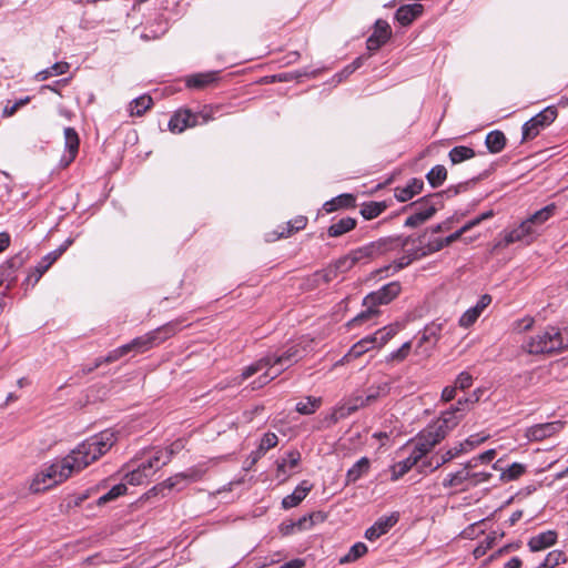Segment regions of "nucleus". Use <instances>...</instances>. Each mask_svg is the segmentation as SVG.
Listing matches in <instances>:
<instances>
[{
	"instance_id": "nucleus-32",
	"label": "nucleus",
	"mask_w": 568,
	"mask_h": 568,
	"mask_svg": "<svg viewBox=\"0 0 568 568\" xmlns=\"http://www.w3.org/2000/svg\"><path fill=\"white\" fill-rule=\"evenodd\" d=\"M69 63L68 62H57L52 64L50 68L39 71L36 74V79L38 81H44L51 77H55L59 74H63L68 71Z\"/></svg>"
},
{
	"instance_id": "nucleus-30",
	"label": "nucleus",
	"mask_w": 568,
	"mask_h": 568,
	"mask_svg": "<svg viewBox=\"0 0 568 568\" xmlns=\"http://www.w3.org/2000/svg\"><path fill=\"white\" fill-rule=\"evenodd\" d=\"M485 143L491 153H499L506 144L505 134L501 131H491L487 134Z\"/></svg>"
},
{
	"instance_id": "nucleus-10",
	"label": "nucleus",
	"mask_w": 568,
	"mask_h": 568,
	"mask_svg": "<svg viewBox=\"0 0 568 568\" xmlns=\"http://www.w3.org/2000/svg\"><path fill=\"white\" fill-rule=\"evenodd\" d=\"M389 385L387 383H384L382 385H378L377 387H373L369 389V393L366 397L358 396L354 398L353 403L346 404L342 407H339L336 410V419L341 417H345L355 410H357L359 407H363L365 405L371 404L372 402L376 400L379 396L386 395L388 393Z\"/></svg>"
},
{
	"instance_id": "nucleus-44",
	"label": "nucleus",
	"mask_w": 568,
	"mask_h": 568,
	"mask_svg": "<svg viewBox=\"0 0 568 568\" xmlns=\"http://www.w3.org/2000/svg\"><path fill=\"white\" fill-rule=\"evenodd\" d=\"M566 560L565 554L560 550H552L548 552L544 561L539 565L540 568H554L560 562Z\"/></svg>"
},
{
	"instance_id": "nucleus-7",
	"label": "nucleus",
	"mask_w": 568,
	"mask_h": 568,
	"mask_svg": "<svg viewBox=\"0 0 568 568\" xmlns=\"http://www.w3.org/2000/svg\"><path fill=\"white\" fill-rule=\"evenodd\" d=\"M356 266L349 253L336 260L333 264L324 270L315 272L312 277V285L318 286L321 284H327L335 280L338 274L346 273Z\"/></svg>"
},
{
	"instance_id": "nucleus-3",
	"label": "nucleus",
	"mask_w": 568,
	"mask_h": 568,
	"mask_svg": "<svg viewBox=\"0 0 568 568\" xmlns=\"http://www.w3.org/2000/svg\"><path fill=\"white\" fill-rule=\"evenodd\" d=\"M525 348L530 354H549L565 351L568 348V329L555 326L546 327L531 336Z\"/></svg>"
},
{
	"instance_id": "nucleus-28",
	"label": "nucleus",
	"mask_w": 568,
	"mask_h": 568,
	"mask_svg": "<svg viewBox=\"0 0 568 568\" xmlns=\"http://www.w3.org/2000/svg\"><path fill=\"white\" fill-rule=\"evenodd\" d=\"M369 469V459L362 457L346 474V484L355 483Z\"/></svg>"
},
{
	"instance_id": "nucleus-51",
	"label": "nucleus",
	"mask_w": 568,
	"mask_h": 568,
	"mask_svg": "<svg viewBox=\"0 0 568 568\" xmlns=\"http://www.w3.org/2000/svg\"><path fill=\"white\" fill-rule=\"evenodd\" d=\"M71 244V237H68L64 243L57 250L48 253L42 258L47 262H50V265H52L68 248V246Z\"/></svg>"
},
{
	"instance_id": "nucleus-64",
	"label": "nucleus",
	"mask_w": 568,
	"mask_h": 568,
	"mask_svg": "<svg viewBox=\"0 0 568 568\" xmlns=\"http://www.w3.org/2000/svg\"><path fill=\"white\" fill-rule=\"evenodd\" d=\"M445 463H442V455L440 456H432L427 462L423 463V468H429L430 470H436Z\"/></svg>"
},
{
	"instance_id": "nucleus-43",
	"label": "nucleus",
	"mask_w": 568,
	"mask_h": 568,
	"mask_svg": "<svg viewBox=\"0 0 568 568\" xmlns=\"http://www.w3.org/2000/svg\"><path fill=\"white\" fill-rule=\"evenodd\" d=\"M126 493V486L124 484H118L113 486L108 493L100 496L97 501L98 504H105L108 501L114 500L118 497L124 495Z\"/></svg>"
},
{
	"instance_id": "nucleus-59",
	"label": "nucleus",
	"mask_w": 568,
	"mask_h": 568,
	"mask_svg": "<svg viewBox=\"0 0 568 568\" xmlns=\"http://www.w3.org/2000/svg\"><path fill=\"white\" fill-rule=\"evenodd\" d=\"M282 460H286V466L290 468V470L297 467V465L301 462V454L297 450H291L286 454L285 457L282 458Z\"/></svg>"
},
{
	"instance_id": "nucleus-41",
	"label": "nucleus",
	"mask_w": 568,
	"mask_h": 568,
	"mask_svg": "<svg viewBox=\"0 0 568 568\" xmlns=\"http://www.w3.org/2000/svg\"><path fill=\"white\" fill-rule=\"evenodd\" d=\"M526 471V466L519 463L511 464L508 468L504 469L500 474L503 481H511L518 479Z\"/></svg>"
},
{
	"instance_id": "nucleus-35",
	"label": "nucleus",
	"mask_w": 568,
	"mask_h": 568,
	"mask_svg": "<svg viewBox=\"0 0 568 568\" xmlns=\"http://www.w3.org/2000/svg\"><path fill=\"white\" fill-rule=\"evenodd\" d=\"M385 209L386 204L383 202H368L362 205L361 214L365 220H372L377 217Z\"/></svg>"
},
{
	"instance_id": "nucleus-33",
	"label": "nucleus",
	"mask_w": 568,
	"mask_h": 568,
	"mask_svg": "<svg viewBox=\"0 0 568 568\" xmlns=\"http://www.w3.org/2000/svg\"><path fill=\"white\" fill-rule=\"evenodd\" d=\"M315 519H323V516L321 513L311 514L310 516H304L300 518L297 521L292 523L290 527L286 529V534L295 530H306L312 528L314 525Z\"/></svg>"
},
{
	"instance_id": "nucleus-23",
	"label": "nucleus",
	"mask_w": 568,
	"mask_h": 568,
	"mask_svg": "<svg viewBox=\"0 0 568 568\" xmlns=\"http://www.w3.org/2000/svg\"><path fill=\"white\" fill-rule=\"evenodd\" d=\"M446 246L443 237L428 239L427 241L422 240L420 246L415 251L414 258H420L440 251Z\"/></svg>"
},
{
	"instance_id": "nucleus-14",
	"label": "nucleus",
	"mask_w": 568,
	"mask_h": 568,
	"mask_svg": "<svg viewBox=\"0 0 568 568\" xmlns=\"http://www.w3.org/2000/svg\"><path fill=\"white\" fill-rule=\"evenodd\" d=\"M442 329V323H432L427 325L418 339V343L416 345V353L428 356V351L437 343Z\"/></svg>"
},
{
	"instance_id": "nucleus-13",
	"label": "nucleus",
	"mask_w": 568,
	"mask_h": 568,
	"mask_svg": "<svg viewBox=\"0 0 568 568\" xmlns=\"http://www.w3.org/2000/svg\"><path fill=\"white\" fill-rule=\"evenodd\" d=\"M462 403V400H458L456 405L444 412L440 417L433 423L436 426H440V430H443L446 436L459 424L466 414V409L460 407Z\"/></svg>"
},
{
	"instance_id": "nucleus-37",
	"label": "nucleus",
	"mask_w": 568,
	"mask_h": 568,
	"mask_svg": "<svg viewBox=\"0 0 568 568\" xmlns=\"http://www.w3.org/2000/svg\"><path fill=\"white\" fill-rule=\"evenodd\" d=\"M428 183L433 187L440 186L447 178V170L443 165L434 166L426 175Z\"/></svg>"
},
{
	"instance_id": "nucleus-21",
	"label": "nucleus",
	"mask_w": 568,
	"mask_h": 568,
	"mask_svg": "<svg viewBox=\"0 0 568 568\" xmlns=\"http://www.w3.org/2000/svg\"><path fill=\"white\" fill-rule=\"evenodd\" d=\"M422 12L423 6L419 3L402 6L396 11L395 18L402 26H408L414 21V19L420 16Z\"/></svg>"
},
{
	"instance_id": "nucleus-5",
	"label": "nucleus",
	"mask_w": 568,
	"mask_h": 568,
	"mask_svg": "<svg viewBox=\"0 0 568 568\" xmlns=\"http://www.w3.org/2000/svg\"><path fill=\"white\" fill-rule=\"evenodd\" d=\"M70 476L71 460L70 457L67 456L36 474L30 484V490L36 494L44 491L68 479Z\"/></svg>"
},
{
	"instance_id": "nucleus-6",
	"label": "nucleus",
	"mask_w": 568,
	"mask_h": 568,
	"mask_svg": "<svg viewBox=\"0 0 568 568\" xmlns=\"http://www.w3.org/2000/svg\"><path fill=\"white\" fill-rule=\"evenodd\" d=\"M408 239L400 240L395 237L381 239L375 242H371L364 246L352 250L349 255L356 265H365L371 261L399 247H404L407 244Z\"/></svg>"
},
{
	"instance_id": "nucleus-36",
	"label": "nucleus",
	"mask_w": 568,
	"mask_h": 568,
	"mask_svg": "<svg viewBox=\"0 0 568 568\" xmlns=\"http://www.w3.org/2000/svg\"><path fill=\"white\" fill-rule=\"evenodd\" d=\"M152 99L149 95H141L130 103L131 115L140 116L151 108Z\"/></svg>"
},
{
	"instance_id": "nucleus-8",
	"label": "nucleus",
	"mask_w": 568,
	"mask_h": 568,
	"mask_svg": "<svg viewBox=\"0 0 568 568\" xmlns=\"http://www.w3.org/2000/svg\"><path fill=\"white\" fill-rule=\"evenodd\" d=\"M557 118V109L547 106L537 115L527 121L523 126V140H532L539 132L551 124Z\"/></svg>"
},
{
	"instance_id": "nucleus-25",
	"label": "nucleus",
	"mask_w": 568,
	"mask_h": 568,
	"mask_svg": "<svg viewBox=\"0 0 568 568\" xmlns=\"http://www.w3.org/2000/svg\"><path fill=\"white\" fill-rule=\"evenodd\" d=\"M23 256L18 254L11 258H9L4 264L0 266V276L2 280H14V273L18 268H20L23 264Z\"/></svg>"
},
{
	"instance_id": "nucleus-38",
	"label": "nucleus",
	"mask_w": 568,
	"mask_h": 568,
	"mask_svg": "<svg viewBox=\"0 0 568 568\" xmlns=\"http://www.w3.org/2000/svg\"><path fill=\"white\" fill-rule=\"evenodd\" d=\"M354 203V197L351 194H342L324 204V210L331 213L338 207L351 206Z\"/></svg>"
},
{
	"instance_id": "nucleus-47",
	"label": "nucleus",
	"mask_w": 568,
	"mask_h": 568,
	"mask_svg": "<svg viewBox=\"0 0 568 568\" xmlns=\"http://www.w3.org/2000/svg\"><path fill=\"white\" fill-rule=\"evenodd\" d=\"M373 37L381 39V41H387L390 37L389 24L384 20H377L375 23V30Z\"/></svg>"
},
{
	"instance_id": "nucleus-55",
	"label": "nucleus",
	"mask_w": 568,
	"mask_h": 568,
	"mask_svg": "<svg viewBox=\"0 0 568 568\" xmlns=\"http://www.w3.org/2000/svg\"><path fill=\"white\" fill-rule=\"evenodd\" d=\"M366 353V348L364 345L358 341L356 344L352 346V348L348 351L347 354L343 357L344 362H351L354 358H357Z\"/></svg>"
},
{
	"instance_id": "nucleus-29",
	"label": "nucleus",
	"mask_w": 568,
	"mask_h": 568,
	"mask_svg": "<svg viewBox=\"0 0 568 568\" xmlns=\"http://www.w3.org/2000/svg\"><path fill=\"white\" fill-rule=\"evenodd\" d=\"M216 80L215 72L197 73L186 79V85L189 88L202 89L213 83Z\"/></svg>"
},
{
	"instance_id": "nucleus-62",
	"label": "nucleus",
	"mask_w": 568,
	"mask_h": 568,
	"mask_svg": "<svg viewBox=\"0 0 568 568\" xmlns=\"http://www.w3.org/2000/svg\"><path fill=\"white\" fill-rule=\"evenodd\" d=\"M486 438H487L486 436H480L478 434L471 435L462 444H465V447H467V452H469L470 449L475 448L476 446H478L479 444L485 442Z\"/></svg>"
},
{
	"instance_id": "nucleus-15",
	"label": "nucleus",
	"mask_w": 568,
	"mask_h": 568,
	"mask_svg": "<svg viewBox=\"0 0 568 568\" xmlns=\"http://www.w3.org/2000/svg\"><path fill=\"white\" fill-rule=\"evenodd\" d=\"M538 235L536 229L529 222V220H525L517 227L506 233L504 237L505 245L513 244L515 242L526 241L527 243H531L532 240Z\"/></svg>"
},
{
	"instance_id": "nucleus-17",
	"label": "nucleus",
	"mask_w": 568,
	"mask_h": 568,
	"mask_svg": "<svg viewBox=\"0 0 568 568\" xmlns=\"http://www.w3.org/2000/svg\"><path fill=\"white\" fill-rule=\"evenodd\" d=\"M398 520V516L392 514L378 518L373 526L366 529L365 538L373 541L385 535Z\"/></svg>"
},
{
	"instance_id": "nucleus-39",
	"label": "nucleus",
	"mask_w": 568,
	"mask_h": 568,
	"mask_svg": "<svg viewBox=\"0 0 568 568\" xmlns=\"http://www.w3.org/2000/svg\"><path fill=\"white\" fill-rule=\"evenodd\" d=\"M397 325H388L378 329L374 335L376 337L377 347H383L390 338L398 333Z\"/></svg>"
},
{
	"instance_id": "nucleus-45",
	"label": "nucleus",
	"mask_w": 568,
	"mask_h": 568,
	"mask_svg": "<svg viewBox=\"0 0 568 568\" xmlns=\"http://www.w3.org/2000/svg\"><path fill=\"white\" fill-rule=\"evenodd\" d=\"M173 450L159 449L152 457L149 458L153 463L155 468L159 470L162 466L166 465L172 456Z\"/></svg>"
},
{
	"instance_id": "nucleus-52",
	"label": "nucleus",
	"mask_w": 568,
	"mask_h": 568,
	"mask_svg": "<svg viewBox=\"0 0 568 568\" xmlns=\"http://www.w3.org/2000/svg\"><path fill=\"white\" fill-rule=\"evenodd\" d=\"M479 315L471 307L468 308L459 318V325L464 328L470 327L477 320Z\"/></svg>"
},
{
	"instance_id": "nucleus-19",
	"label": "nucleus",
	"mask_w": 568,
	"mask_h": 568,
	"mask_svg": "<svg viewBox=\"0 0 568 568\" xmlns=\"http://www.w3.org/2000/svg\"><path fill=\"white\" fill-rule=\"evenodd\" d=\"M312 485L307 480H303L291 495H287L282 500V506L285 509L296 507L310 493Z\"/></svg>"
},
{
	"instance_id": "nucleus-2",
	"label": "nucleus",
	"mask_w": 568,
	"mask_h": 568,
	"mask_svg": "<svg viewBox=\"0 0 568 568\" xmlns=\"http://www.w3.org/2000/svg\"><path fill=\"white\" fill-rule=\"evenodd\" d=\"M114 443V434L110 430H104L79 444L77 448L73 449V471L81 470L89 466L109 452Z\"/></svg>"
},
{
	"instance_id": "nucleus-11",
	"label": "nucleus",
	"mask_w": 568,
	"mask_h": 568,
	"mask_svg": "<svg viewBox=\"0 0 568 568\" xmlns=\"http://www.w3.org/2000/svg\"><path fill=\"white\" fill-rule=\"evenodd\" d=\"M409 207L415 211L405 221V226L407 227H417L436 213V207L429 197L412 203Z\"/></svg>"
},
{
	"instance_id": "nucleus-42",
	"label": "nucleus",
	"mask_w": 568,
	"mask_h": 568,
	"mask_svg": "<svg viewBox=\"0 0 568 568\" xmlns=\"http://www.w3.org/2000/svg\"><path fill=\"white\" fill-rule=\"evenodd\" d=\"M277 436L274 433H266L260 443V446L257 450L255 452V458H260L262 455H264L268 449L275 447L277 445Z\"/></svg>"
},
{
	"instance_id": "nucleus-63",
	"label": "nucleus",
	"mask_w": 568,
	"mask_h": 568,
	"mask_svg": "<svg viewBox=\"0 0 568 568\" xmlns=\"http://www.w3.org/2000/svg\"><path fill=\"white\" fill-rule=\"evenodd\" d=\"M491 303V296L488 294L483 295L476 305L471 307L477 312V314L480 316L484 310Z\"/></svg>"
},
{
	"instance_id": "nucleus-31",
	"label": "nucleus",
	"mask_w": 568,
	"mask_h": 568,
	"mask_svg": "<svg viewBox=\"0 0 568 568\" xmlns=\"http://www.w3.org/2000/svg\"><path fill=\"white\" fill-rule=\"evenodd\" d=\"M321 397L307 396L305 399L296 404V412L302 415H312L321 407Z\"/></svg>"
},
{
	"instance_id": "nucleus-9",
	"label": "nucleus",
	"mask_w": 568,
	"mask_h": 568,
	"mask_svg": "<svg viewBox=\"0 0 568 568\" xmlns=\"http://www.w3.org/2000/svg\"><path fill=\"white\" fill-rule=\"evenodd\" d=\"M154 339V334L136 337L132 342L113 349L104 358L99 359L95 366L98 367L101 363L115 362L131 351H135L138 353L144 352L152 346Z\"/></svg>"
},
{
	"instance_id": "nucleus-48",
	"label": "nucleus",
	"mask_w": 568,
	"mask_h": 568,
	"mask_svg": "<svg viewBox=\"0 0 568 568\" xmlns=\"http://www.w3.org/2000/svg\"><path fill=\"white\" fill-rule=\"evenodd\" d=\"M125 477L131 485H142L149 479L146 471L139 467L128 473Z\"/></svg>"
},
{
	"instance_id": "nucleus-22",
	"label": "nucleus",
	"mask_w": 568,
	"mask_h": 568,
	"mask_svg": "<svg viewBox=\"0 0 568 568\" xmlns=\"http://www.w3.org/2000/svg\"><path fill=\"white\" fill-rule=\"evenodd\" d=\"M424 187V182L418 179H413L409 183L403 187L395 189V197L399 202H406L419 194Z\"/></svg>"
},
{
	"instance_id": "nucleus-16",
	"label": "nucleus",
	"mask_w": 568,
	"mask_h": 568,
	"mask_svg": "<svg viewBox=\"0 0 568 568\" xmlns=\"http://www.w3.org/2000/svg\"><path fill=\"white\" fill-rule=\"evenodd\" d=\"M564 424L559 420L537 424L527 428L525 436L531 442H540L561 430Z\"/></svg>"
},
{
	"instance_id": "nucleus-49",
	"label": "nucleus",
	"mask_w": 568,
	"mask_h": 568,
	"mask_svg": "<svg viewBox=\"0 0 568 568\" xmlns=\"http://www.w3.org/2000/svg\"><path fill=\"white\" fill-rule=\"evenodd\" d=\"M496 536H487L473 551L475 558H480L486 555L487 550L491 548L496 540Z\"/></svg>"
},
{
	"instance_id": "nucleus-46",
	"label": "nucleus",
	"mask_w": 568,
	"mask_h": 568,
	"mask_svg": "<svg viewBox=\"0 0 568 568\" xmlns=\"http://www.w3.org/2000/svg\"><path fill=\"white\" fill-rule=\"evenodd\" d=\"M412 351V342L404 343L397 351L392 352L387 362H403Z\"/></svg>"
},
{
	"instance_id": "nucleus-18",
	"label": "nucleus",
	"mask_w": 568,
	"mask_h": 568,
	"mask_svg": "<svg viewBox=\"0 0 568 568\" xmlns=\"http://www.w3.org/2000/svg\"><path fill=\"white\" fill-rule=\"evenodd\" d=\"M557 541V532L555 530H547L531 537L528 541L530 551H541Z\"/></svg>"
},
{
	"instance_id": "nucleus-58",
	"label": "nucleus",
	"mask_w": 568,
	"mask_h": 568,
	"mask_svg": "<svg viewBox=\"0 0 568 568\" xmlns=\"http://www.w3.org/2000/svg\"><path fill=\"white\" fill-rule=\"evenodd\" d=\"M491 478L490 473L486 471H470V487L486 483Z\"/></svg>"
},
{
	"instance_id": "nucleus-53",
	"label": "nucleus",
	"mask_w": 568,
	"mask_h": 568,
	"mask_svg": "<svg viewBox=\"0 0 568 568\" xmlns=\"http://www.w3.org/2000/svg\"><path fill=\"white\" fill-rule=\"evenodd\" d=\"M414 466H415V464H413V462L408 457L402 462H398L394 466V478L397 479L398 477L404 476Z\"/></svg>"
},
{
	"instance_id": "nucleus-50",
	"label": "nucleus",
	"mask_w": 568,
	"mask_h": 568,
	"mask_svg": "<svg viewBox=\"0 0 568 568\" xmlns=\"http://www.w3.org/2000/svg\"><path fill=\"white\" fill-rule=\"evenodd\" d=\"M464 453H467V447L459 443L442 455V463H448Z\"/></svg>"
},
{
	"instance_id": "nucleus-20",
	"label": "nucleus",
	"mask_w": 568,
	"mask_h": 568,
	"mask_svg": "<svg viewBox=\"0 0 568 568\" xmlns=\"http://www.w3.org/2000/svg\"><path fill=\"white\" fill-rule=\"evenodd\" d=\"M446 435L440 430V426L429 425L418 437V440L432 450Z\"/></svg>"
},
{
	"instance_id": "nucleus-40",
	"label": "nucleus",
	"mask_w": 568,
	"mask_h": 568,
	"mask_svg": "<svg viewBox=\"0 0 568 568\" xmlns=\"http://www.w3.org/2000/svg\"><path fill=\"white\" fill-rule=\"evenodd\" d=\"M367 552V547L364 542H356L351 547L348 552L339 559L341 564H348L357 560Z\"/></svg>"
},
{
	"instance_id": "nucleus-1",
	"label": "nucleus",
	"mask_w": 568,
	"mask_h": 568,
	"mask_svg": "<svg viewBox=\"0 0 568 568\" xmlns=\"http://www.w3.org/2000/svg\"><path fill=\"white\" fill-rule=\"evenodd\" d=\"M302 357V352L297 348V346H291L281 355H267L265 357L260 358L255 363L246 366L241 375L233 378V383L235 385H241L245 379L250 378L254 374L266 369V372L261 375L257 379L252 382V389H257L270 383L277 375H280L284 369L290 367L294 362Z\"/></svg>"
},
{
	"instance_id": "nucleus-34",
	"label": "nucleus",
	"mask_w": 568,
	"mask_h": 568,
	"mask_svg": "<svg viewBox=\"0 0 568 568\" xmlns=\"http://www.w3.org/2000/svg\"><path fill=\"white\" fill-rule=\"evenodd\" d=\"M448 155L453 164H458L474 158L475 151L471 148L460 145L452 149Z\"/></svg>"
},
{
	"instance_id": "nucleus-61",
	"label": "nucleus",
	"mask_w": 568,
	"mask_h": 568,
	"mask_svg": "<svg viewBox=\"0 0 568 568\" xmlns=\"http://www.w3.org/2000/svg\"><path fill=\"white\" fill-rule=\"evenodd\" d=\"M291 476L290 468L286 466V460H278L277 462V469H276V477L281 481H285Z\"/></svg>"
},
{
	"instance_id": "nucleus-54",
	"label": "nucleus",
	"mask_w": 568,
	"mask_h": 568,
	"mask_svg": "<svg viewBox=\"0 0 568 568\" xmlns=\"http://www.w3.org/2000/svg\"><path fill=\"white\" fill-rule=\"evenodd\" d=\"M429 452L430 450L426 449V446L417 439V443L408 458L413 462V464L417 465V463Z\"/></svg>"
},
{
	"instance_id": "nucleus-56",
	"label": "nucleus",
	"mask_w": 568,
	"mask_h": 568,
	"mask_svg": "<svg viewBox=\"0 0 568 568\" xmlns=\"http://www.w3.org/2000/svg\"><path fill=\"white\" fill-rule=\"evenodd\" d=\"M491 216H493V211H488V212L480 214L479 216H477V217L468 221L466 224H464L462 226V232L466 233V232L470 231L473 227L477 226L479 223H481L483 221H485Z\"/></svg>"
},
{
	"instance_id": "nucleus-57",
	"label": "nucleus",
	"mask_w": 568,
	"mask_h": 568,
	"mask_svg": "<svg viewBox=\"0 0 568 568\" xmlns=\"http://www.w3.org/2000/svg\"><path fill=\"white\" fill-rule=\"evenodd\" d=\"M471 385L473 377L467 372H462L455 381V386L462 390L469 388Z\"/></svg>"
},
{
	"instance_id": "nucleus-27",
	"label": "nucleus",
	"mask_w": 568,
	"mask_h": 568,
	"mask_svg": "<svg viewBox=\"0 0 568 568\" xmlns=\"http://www.w3.org/2000/svg\"><path fill=\"white\" fill-rule=\"evenodd\" d=\"M556 212V205L554 203L546 205L539 211L535 212L532 215L528 217L529 222L537 230V227L541 226L545 222H547L551 216H554Z\"/></svg>"
},
{
	"instance_id": "nucleus-12",
	"label": "nucleus",
	"mask_w": 568,
	"mask_h": 568,
	"mask_svg": "<svg viewBox=\"0 0 568 568\" xmlns=\"http://www.w3.org/2000/svg\"><path fill=\"white\" fill-rule=\"evenodd\" d=\"M199 118L203 119V123L209 121V118L204 114H194L190 110L178 111L169 122V129L172 132L181 133L187 128L197 125Z\"/></svg>"
},
{
	"instance_id": "nucleus-26",
	"label": "nucleus",
	"mask_w": 568,
	"mask_h": 568,
	"mask_svg": "<svg viewBox=\"0 0 568 568\" xmlns=\"http://www.w3.org/2000/svg\"><path fill=\"white\" fill-rule=\"evenodd\" d=\"M356 225V221L352 217H343L339 221L333 223L328 227V235L332 237L341 236L349 231H352Z\"/></svg>"
},
{
	"instance_id": "nucleus-60",
	"label": "nucleus",
	"mask_w": 568,
	"mask_h": 568,
	"mask_svg": "<svg viewBox=\"0 0 568 568\" xmlns=\"http://www.w3.org/2000/svg\"><path fill=\"white\" fill-rule=\"evenodd\" d=\"M186 478H191V479L195 480L196 479L195 471H192L191 474H184V473L178 474V475L169 478L165 481V485L169 488H173L180 483V480H184Z\"/></svg>"
},
{
	"instance_id": "nucleus-4",
	"label": "nucleus",
	"mask_w": 568,
	"mask_h": 568,
	"mask_svg": "<svg viewBox=\"0 0 568 568\" xmlns=\"http://www.w3.org/2000/svg\"><path fill=\"white\" fill-rule=\"evenodd\" d=\"M402 287L398 282H390L378 291L368 294L364 301L363 305L365 311L361 312L356 317H354L349 325L362 324L379 314L378 306L386 305L390 303L395 297L400 293Z\"/></svg>"
},
{
	"instance_id": "nucleus-24",
	"label": "nucleus",
	"mask_w": 568,
	"mask_h": 568,
	"mask_svg": "<svg viewBox=\"0 0 568 568\" xmlns=\"http://www.w3.org/2000/svg\"><path fill=\"white\" fill-rule=\"evenodd\" d=\"M444 487L452 488V487H459L463 486L464 488L470 487V470H467L465 468L447 475V477L443 481Z\"/></svg>"
}]
</instances>
